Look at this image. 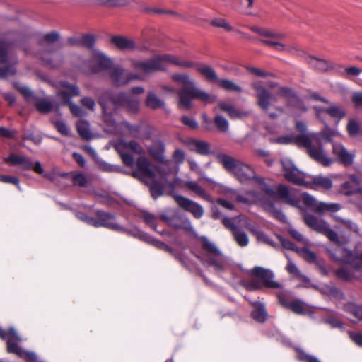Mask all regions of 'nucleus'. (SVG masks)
Masks as SVG:
<instances>
[{"label":"nucleus","instance_id":"obj_31","mask_svg":"<svg viewBox=\"0 0 362 362\" xmlns=\"http://www.w3.org/2000/svg\"><path fill=\"white\" fill-rule=\"evenodd\" d=\"M259 184H262L261 187H260L261 191L264 193V194L267 196V197L260 196V195L257 194L256 192H252V191H249L247 193L253 197H255L257 198V199L260 203H261V199H269V200L273 201V199H274V197H275V189L274 188H272V187L269 186L268 185L264 183L262 179V182H260Z\"/></svg>","mask_w":362,"mask_h":362},{"label":"nucleus","instance_id":"obj_5","mask_svg":"<svg viewBox=\"0 0 362 362\" xmlns=\"http://www.w3.org/2000/svg\"><path fill=\"white\" fill-rule=\"evenodd\" d=\"M167 62L185 68H189L193 66V63L191 62L182 61L175 56L169 54L156 55L145 61H132V66L137 71L149 74L165 70V63Z\"/></svg>","mask_w":362,"mask_h":362},{"label":"nucleus","instance_id":"obj_19","mask_svg":"<svg viewBox=\"0 0 362 362\" xmlns=\"http://www.w3.org/2000/svg\"><path fill=\"white\" fill-rule=\"evenodd\" d=\"M177 204L184 210L191 213L195 218H200L204 214L202 206L198 203L182 195L175 197Z\"/></svg>","mask_w":362,"mask_h":362},{"label":"nucleus","instance_id":"obj_56","mask_svg":"<svg viewBox=\"0 0 362 362\" xmlns=\"http://www.w3.org/2000/svg\"><path fill=\"white\" fill-rule=\"evenodd\" d=\"M255 235L258 241L275 247V243L271 240L262 231H257L255 233Z\"/></svg>","mask_w":362,"mask_h":362},{"label":"nucleus","instance_id":"obj_27","mask_svg":"<svg viewBox=\"0 0 362 362\" xmlns=\"http://www.w3.org/2000/svg\"><path fill=\"white\" fill-rule=\"evenodd\" d=\"M250 303L254 308L251 313L252 317L258 322H264L267 320V313L263 303L259 301H253Z\"/></svg>","mask_w":362,"mask_h":362},{"label":"nucleus","instance_id":"obj_14","mask_svg":"<svg viewBox=\"0 0 362 362\" xmlns=\"http://www.w3.org/2000/svg\"><path fill=\"white\" fill-rule=\"evenodd\" d=\"M255 91L257 105L264 112H267L272 101H276V98L272 92L267 90L261 81L253 82L251 85Z\"/></svg>","mask_w":362,"mask_h":362},{"label":"nucleus","instance_id":"obj_46","mask_svg":"<svg viewBox=\"0 0 362 362\" xmlns=\"http://www.w3.org/2000/svg\"><path fill=\"white\" fill-rule=\"evenodd\" d=\"M245 69L248 72H250V74L257 77L267 78L274 76V74H272V72L267 71L263 69L254 67L252 66H247Z\"/></svg>","mask_w":362,"mask_h":362},{"label":"nucleus","instance_id":"obj_55","mask_svg":"<svg viewBox=\"0 0 362 362\" xmlns=\"http://www.w3.org/2000/svg\"><path fill=\"white\" fill-rule=\"evenodd\" d=\"M81 46L87 48H92L95 42L93 35L86 34L80 37Z\"/></svg>","mask_w":362,"mask_h":362},{"label":"nucleus","instance_id":"obj_6","mask_svg":"<svg viewBox=\"0 0 362 362\" xmlns=\"http://www.w3.org/2000/svg\"><path fill=\"white\" fill-rule=\"evenodd\" d=\"M216 158L223 168L232 173L240 182H246L251 180H255L257 183L262 182V178L256 177L255 172L250 165L225 153L217 154Z\"/></svg>","mask_w":362,"mask_h":362},{"label":"nucleus","instance_id":"obj_13","mask_svg":"<svg viewBox=\"0 0 362 362\" xmlns=\"http://www.w3.org/2000/svg\"><path fill=\"white\" fill-rule=\"evenodd\" d=\"M160 218L169 226L173 228L174 229L183 230L185 232L191 233L194 237L198 238V235L194 229L189 218L184 217L178 214H175L170 216L162 215Z\"/></svg>","mask_w":362,"mask_h":362},{"label":"nucleus","instance_id":"obj_58","mask_svg":"<svg viewBox=\"0 0 362 362\" xmlns=\"http://www.w3.org/2000/svg\"><path fill=\"white\" fill-rule=\"evenodd\" d=\"M260 42L266 45L274 47L276 50L284 51L286 47L284 44L274 40H261Z\"/></svg>","mask_w":362,"mask_h":362},{"label":"nucleus","instance_id":"obj_20","mask_svg":"<svg viewBox=\"0 0 362 362\" xmlns=\"http://www.w3.org/2000/svg\"><path fill=\"white\" fill-rule=\"evenodd\" d=\"M112 62L110 58L102 52H95L90 62V69L93 73H98L103 70H110Z\"/></svg>","mask_w":362,"mask_h":362},{"label":"nucleus","instance_id":"obj_21","mask_svg":"<svg viewBox=\"0 0 362 362\" xmlns=\"http://www.w3.org/2000/svg\"><path fill=\"white\" fill-rule=\"evenodd\" d=\"M165 151V144L160 141L155 142L148 148L149 153L153 157V158L163 165V166H162L163 168L170 171L169 165L170 161L166 159L164 154Z\"/></svg>","mask_w":362,"mask_h":362},{"label":"nucleus","instance_id":"obj_34","mask_svg":"<svg viewBox=\"0 0 362 362\" xmlns=\"http://www.w3.org/2000/svg\"><path fill=\"white\" fill-rule=\"evenodd\" d=\"M146 105L152 110L162 108L165 105L163 100L160 99L153 92H148L146 99Z\"/></svg>","mask_w":362,"mask_h":362},{"label":"nucleus","instance_id":"obj_42","mask_svg":"<svg viewBox=\"0 0 362 362\" xmlns=\"http://www.w3.org/2000/svg\"><path fill=\"white\" fill-rule=\"evenodd\" d=\"M141 236L144 239H145L146 241L152 243L157 248H158L160 250H163L169 253L173 252V250L170 247H169L168 245H166L165 243L158 240H155V239L152 238L151 237L148 236L146 234H142Z\"/></svg>","mask_w":362,"mask_h":362},{"label":"nucleus","instance_id":"obj_18","mask_svg":"<svg viewBox=\"0 0 362 362\" xmlns=\"http://www.w3.org/2000/svg\"><path fill=\"white\" fill-rule=\"evenodd\" d=\"M251 274L259 278L263 282L265 287L273 289L281 288V284L273 280V272L267 269L260 267H254L251 271Z\"/></svg>","mask_w":362,"mask_h":362},{"label":"nucleus","instance_id":"obj_41","mask_svg":"<svg viewBox=\"0 0 362 362\" xmlns=\"http://www.w3.org/2000/svg\"><path fill=\"white\" fill-rule=\"evenodd\" d=\"M192 144L197 153L203 156L210 154V145L207 142L194 140Z\"/></svg>","mask_w":362,"mask_h":362},{"label":"nucleus","instance_id":"obj_40","mask_svg":"<svg viewBox=\"0 0 362 362\" xmlns=\"http://www.w3.org/2000/svg\"><path fill=\"white\" fill-rule=\"evenodd\" d=\"M284 176L288 181L293 182L296 185H304V180L301 177L300 171L297 168H295L294 170L289 171L288 173H286L284 174Z\"/></svg>","mask_w":362,"mask_h":362},{"label":"nucleus","instance_id":"obj_49","mask_svg":"<svg viewBox=\"0 0 362 362\" xmlns=\"http://www.w3.org/2000/svg\"><path fill=\"white\" fill-rule=\"evenodd\" d=\"M72 182L74 185L81 187H86L88 186V180L84 174L81 173L73 174Z\"/></svg>","mask_w":362,"mask_h":362},{"label":"nucleus","instance_id":"obj_44","mask_svg":"<svg viewBox=\"0 0 362 362\" xmlns=\"http://www.w3.org/2000/svg\"><path fill=\"white\" fill-rule=\"evenodd\" d=\"M217 83L222 88L226 90H234L238 93L242 91V88L232 81L228 79H218Z\"/></svg>","mask_w":362,"mask_h":362},{"label":"nucleus","instance_id":"obj_15","mask_svg":"<svg viewBox=\"0 0 362 362\" xmlns=\"http://www.w3.org/2000/svg\"><path fill=\"white\" fill-rule=\"evenodd\" d=\"M96 216L95 217L94 227L100 228L104 227L108 229L122 232L129 234V231L117 223H113L112 221L115 219V216L110 213L104 211H97Z\"/></svg>","mask_w":362,"mask_h":362},{"label":"nucleus","instance_id":"obj_30","mask_svg":"<svg viewBox=\"0 0 362 362\" xmlns=\"http://www.w3.org/2000/svg\"><path fill=\"white\" fill-rule=\"evenodd\" d=\"M184 187H185L189 190L192 191L197 196L202 197L206 201L211 202V199L209 194L206 192V190L199 184L194 181H186L183 183Z\"/></svg>","mask_w":362,"mask_h":362},{"label":"nucleus","instance_id":"obj_12","mask_svg":"<svg viewBox=\"0 0 362 362\" xmlns=\"http://www.w3.org/2000/svg\"><path fill=\"white\" fill-rule=\"evenodd\" d=\"M303 202L315 213L325 214L327 213H334L341 209V205L337 203H327L318 202L314 197L308 193L302 194Z\"/></svg>","mask_w":362,"mask_h":362},{"label":"nucleus","instance_id":"obj_39","mask_svg":"<svg viewBox=\"0 0 362 362\" xmlns=\"http://www.w3.org/2000/svg\"><path fill=\"white\" fill-rule=\"evenodd\" d=\"M344 309L346 313L362 321V306L353 303H348L344 305Z\"/></svg>","mask_w":362,"mask_h":362},{"label":"nucleus","instance_id":"obj_3","mask_svg":"<svg viewBox=\"0 0 362 362\" xmlns=\"http://www.w3.org/2000/svg\"><path fill=\"white\" fill-rule=\"evenodd\" d=\"M136 166V170L132 172L133 177L149 187L151 196L154 199L163 195L169 170H166L161 165L156 166L155 171L153 170L149 160L144 156L137 158Z\"/></svg>","mask_w":362,"mask_h":362},{"label":"nucleus","instance_id":"obj_57","mask_svg":"<svg viewBox=\"0 0 362 362\" xmlns=\"http://www.w3.org/2000/svg\"><path fill=\"white\" fill-rule=\"evenodd\" d=\"M101 4L108 7L123 6L128 4L127 0H101Z\"/></svg>","mask_w":362,"mask_h":362},{"label":"nucleus","instance_id":"obj_47","mask_svg":"<svg viewBox=\"0 0 362 362\" xmlns=\"http://www.w3.org/2000/svg\"><path fill=\"white\" fill-rule=\"evenodd\" d=\"M286 105L287 107L296 108L303 112L307 111V107H305L303 101L300 99H299L296 95L291 98L289 100H286Z\"/></svg>","mask_w":362,"mask_h":362},{"label":"nucleus","instance_id":"obj_28","mask_svg":"<svg viewBox=\"0 0 362 362\" xmlns=\"http://www.w3.org/2000/svg\"><path fill=\"white\" fill-rule=\"evenodd\" d=\"M310 185V188L313 189H322L329 190L332 187V181L327 177L318 175L313 177Z\"/></svg>","mask_w":362,"mask_h":362},{"label":"nucleus","instance_id":"obj_64","mask_svg":"<svg viewBox=\"0 0 362 362\" xmlns=\"http://www.w3.org/2000/svg\"><path fill=\"white\" fill-rule=\"evenodd\" d=\"M351 101L356 107H362V92H354L351 96Z\"/></svg>","mask_w":362,"mask_h":362},{"label":"nucleus","instance_id":"obj_4","mask_svg":"<svg viewBox=\"0 0 362 362\" xmlns=\"http://www.w3.org/2000/svg\"><path fill=\"white\" fill-rule=\"evenodd\" d=\"M98 103L102 107L104 119L110 124L113 123L112 114L119 107L135 113L139 110V102L137 98L125 93H113L106 91L100 97Z\"/></svg>","mask_w":362,"mask_h":362},{"label":"nucleus","instance_id":"obj_37","mask_svg":"<svg viewBox=\"0 0 362 362\" xmlns=\"http://www.w3.org/2000/svg\"><path fill=\"white\" fill-rule=\"evenodd\" d=\"M89 123L81 119L76 124L77 132L78 134L84 139L89 140L91 138V133L89 128Z\"/></svg>","mask_w":362,"mask_h":362},{"label":"nucleus","instance_id":"obj_23","mask_svg":"<svg viewBox=\"0 0 362 362\" xmlns=\"http://www.w3.org/2000/svg\"><path fill=\"white\" fill-rule=\"evenodd\" d=\"M4 161L11 165L20 166L24 170H30L33 167V161L30 158L16 153L10 154Z\"/></svg>","mask_w":362,"mask_h":362},{"label":"nucleus","instance_id":"obj_36","mask_svg":"<svg viewBox=\"0 0 362 362\" xmlns=\"http://www.w3.org/2000/svg\"><path fill=\"white\" fill-rule=\"evenodd\" d=\"M340 192L344 195L350 196L355 194H362V187H358L353 183L346 181L341 184Z\"/></svg>","mask_w":362,"mask_h":362},{"label":"nucleus","instance_id":"obj_1","mask_svg":"<svg viewBox=\"0 0 362 362\" xmlns=\"http://www.w3.org/2000/svg\"><path fill=\"white\" fill-rule=\"evenodd\" d=\"M336 132L326 125L325 128L319 132L298 136L286 135L279 137L277 142L281 144L293 143L298 146L305 148L308 154L313 160L326 167L332 164V160L325 153L322 144L331 142Z\"/></svg>","mask_w":362,"mask_h":362},{"label":"nucleus","instance_id":"obj_11","mask_svg":"<svg viewBox=\"0 0 362 362\" xmlns=\"http://www.w3.org/2000/svg\"><path fill=\"white\" fill-rule=\"evenodd\" d=\"M115 150L119 153L123 163L127 167L132 166L134 163L132 155L128 153L129 150L136 154H141L144 152L141 146L135 141H122L115 146Z\"/></svg>","mask_w":362,"mask_h":362},{"label":"nucleus","instance_id":"obj_59","mask_svg":"<svg viewBox=\"0 0 362 362\" xmlns=\"http://www.w3.org/2000/svg\"><path fill=\"white\" fill-rule=\"evenodd\" d=\"M347 131L351 136L356 135L359 132L358 123L354 119L349 120L347 124Z\"/></svg>","mask_w":362,"mask_h":362},{"label":"nucleus","instance_id":"obj_25","mask_svg":"<svg viewBox=\"0 0 362 362\" xmlns=\"http://www.w3.org/2000/svg\"><path fill=\"white\" fill-rule=\"evenodd\" d=\"M306 62L313 69L320 71H327L333 68V65L325 59L308 56Z\"/></svg>","mask_w":362,"mask_h":362},{"label":"nucleus","instance_id":"obj_33","mask_svg":"<svg viewBox=\"0 0 362 362\" xmlns=\"http://www.w3.org/2000/svg\"><path fill=\"white\" fill-rule=\"evenodd\" d=\"M261 204L267 209L269 212H270L276 219L279 220L281 222L286 221V216L283 214V212L275 208L274 202L269 199H261Z\"/></svg>","mask_w":362,"mask_h":362},{"label":"nucleus","instance_id":"obj_24","mask_svg":"<svg viewBox=\"0 0 362 362\" xmlns=\"http://www.w3.org/2000/svg\"><path fill=\"white\" fill-rule=\"evenodd\" d=\"M281 305L287 309L291 310L293 313L298 315H304L308 311V305L301 300L296 299L293 300H288L285 298H280Z\"/></svg>","mask_w":362,"mask_h":362},{"label":"nucleus","instance_id":"obj_62","mask_svg":"<svg viewBox=\"0 0 362 362\" xmlns=\"http://www.w3.org/2000/svg\"><path fill=\"white\" fill-rule=\"evenodd\" d=\"M76 216L78 219L85 222L86 223L94 227L95 217L88 216L83 212H77Z\"/></svg>","mask_w":362,"mask_h":362},{"label":"nucleus","instance_id":"obj_17","mask_svg":"<svg viewBox=\"0 0 362 362\" xmlns=\"http://www.w3.org/2000/svg\"><path fill=\"white\" fill-rule=\"evenodd\" d=\"M110 77L114 85L117 86L127 84L132 80L139 79L138 74H128L125 70L119 66H113L110 70Z\"/></svg>","mask_w":362,"mask_h":362},{"label":"nucleus","instance_id":"obj_38","mask_svg":"<svg viewBox=\"0 0 362 362\" xmlns=\"http://www.w3.org/2000/svg\"><path fill=\"white\" fill-rule=\"evenodd\" d=\"M36 110L42 114H47L52 111L53 105L52 102L45 98H39L35 103Z\"/></svg>","mask_w":362,"mask_h":362},{"label":"nucleus","instance_id":"obj_53","mask_svg":"<svg viewBox=\"0 0 362 362\" xmlns=\"http://www.w3.org/2000/svg\"><path fill=\"white\" fill-rule=\"evenodd\" d=\"M142 218L144 221L148 224L149 226L153 228L154 230H157V224H156V219L157 217L148 212H144L142 215Z\"/></svg>","mask_w":362,"mask_h":362},{"label":"nucleus","instance_id":"obj_60","mask_svg":"<svg viewBox=\"0 0 362 362\" xmlns=\"http://www.w3.org/2000/svg\"><path fill=\"white\" fill-rule=\"evenodd\" d=\"M0 182L4 183H10L16 185L19 189V179L16 176L11 175H0Z\"/></svg>","mask_w":362,"mask_h":362},{"label":"nucleus","instance_id":"obj_7","mask_svg":"<svg viewBox=\"0 0 362 362\" xmlns=\"http://www.w3.org/2000/svg\"><path fill=\"white\" fill-rule=\"evenodd\" d=\"M202 248L204 257L201 259L203 264L213 267L217 271H222L226 265V259L216 245L206 237H202Z\"/></svg>","mask_w":362,"mask_h":362},{"label":"nucleus","instance_id":"obj_43","mask_svg":"<svg viewBox=\"0 0 362 362\" xmlns=\"http://www.w3.org/2000/svg\"><path fill=\"white\" fill-rule=\"evenodd\" d=\"M233 235L234 239L240 246L245 247L249 243L248 236L243 230L238 228L233 233Z\"/></svg>","mask_w":362,"mask_h":362},{"label":"nucleus","instance_id":"obj_61","mask_svg":"<svg viewBox=\"0 0 362 362\" xmlns=\"http://www.w3.org/2000/svg\"><path fill=\"white\" fill-rule=\"evenodd\" d=\"M181 121L185 125L187 126L192 129H197L198 128V123L192 117H189L188 116H182L181 117Z\"/></svg>","mask_w":362,"mask_h":362},{"label":"nucleus","instance_id":"obj_35","mask_svg":"<svg viewBox=\"0 0 362 362\" xmlns=\"http://www.w3.org/2000/svg\"><path fill=\"white\" fill-rule=\"evenodd\" d=\"M197 70L211 82H217L219 79L216 71L209 66L198 65Z\"/></svg>","mask_w":362,"mask_h":362},{"label":"nucleus","instance_id":"obj_45","mask_svg":"<svg viewBox=\"0 0 362 362\" xmlns=\"http://www.w3.org/2000/svg\"><path fill=\"white\" fill-rule=\"evenodd\" d=\"M286 271L291 275H293L298 278H299L300 279H301L303 281H305V282H308L309 281V279L304 276L303 274H302L300 273V272L298 270V269L297 268V267L296 266V264L289 261L287 266H286Z\"/></svg>","mask_w":362,"mask_h":362},{"label":"nucleus","instance_id":"obj_8","mask_svg":"<svg viewBox=\"0 0 362 362\" xmlns=\"http://www.w3.org/2000/svg\"><path fill=\"white\" fill-rule=\"evenodd\" d=\"M61 89L57 92V97L62 105H69L71 112L76 117L85 115V111L78 105L71 103V98L80 95V90L78 86L70 84L67 81L60 82Z\"/></svg>","mask_w":362,"mask_h":362},{"label":"nucleus","instance_id":"obj_52","mask_svg":"<svg viewBox=\"0 0 362 362\" xmlns=\"http://www.w3.org/2000/svg\"><path fill=\"white\" fill-rule=\"evenodd\" d=\"M211 25L214 27L223 28L227 31H231L233 29L232 26L224 18L213 19L211 21Z\"/></svg>","mask_w":362,"mask_h":362},{"label":"nucleus","instance_id":"obj_26","mask_svg":"<svg viewBox=\"0 0 362 362\" xmlns=\"http://www.w3.org/2000/svg\"><path fill=\"white\" fill-rule=\"evenodd\" d=\"M111 42L121 50H134L136 49L134 40L122 36H113Z\"/></svg>","mask_w":362,"mask_h":362},{"label":"nucleus","instance_id":"obj_9","mask_svg":"<svg viewBox=\"0 0 362 362\" xmlns=\"http://www.w3.org/2000/svg\"><path fill=\"white\" fill-rule=\"evenodd\" d=\"M15 44L13 41H0V63L8 64L5 67L0 66V78L13 76L16 70L13 65L18 62L16 56L12 54V49Z\"/></svg>","mask_w":362,"mask_h":362},{"label":"nucleus","instance_id":"obj_29","mask_svg":"<svg viewBox=\"0 0 362 362\" xmlns=\"http://www.w3.org/2000/svg\"><path fill=\"white\" fill-rule=\"evenodd\" d=\"M274 199L284 200L287 204L294 206L296 204V199L291 195L288 188L283 185H279L275 190Z\"/></svg>","mask_w":362,"mask_h":362},{"label":"nucleus","instance_id":"obj_2","mask_svg":"<svg viewBox=\"0 0 362 362\" xmlns=\"http://www.w3.org/2000/svg\"><path fill=\"white\" fill-rule=\"evenodd\" d=\"M172 79L180 86V89L176 90L168 86L163 87V89L170 93L177 92L179 97L178 106L182 110L191 109L194 99L205 104L213 103L216 99V95L209 94L197 87L194 80L187 74H175L172 76Z\"/></svg>","mask_w":362,"mask_h":362},{"label":"nucleus","instance_id":"obj_10","mask_svg":"<svg viewBox=\"0 0 362 362\" xmlns=\"http://www.w3.org/2000/svg\"><path fill=\"white\" fill-rule=\"evenodd\" d=\"M303 221L309 228L325 235L332 243L338 245L341 244L337 233L330 228L329 223L325 221L309 214H304Z\"/></svg>","mask_w":362,"mask_h":362},{"label":"nucleus","instance_id":"obj_22","mask_svg":"<svg viewBox=\"0 0 362 362\" xmlns=\"http://www.w3.org/2000/svg\"><path fill=\"white\" fill-rule=\"evenodd\" d=\"M332 153L344 166H350L353 164L354 155L349 153L342 144L334 143L332 146Z\"/></svg>","mask_w":362,"mask_h":362},{"label":"nucleus","instance_id":"obj_51","mask_svg":"<svg viewBox=\"0 0 362 362\" xmlns=\"http://www.w3.org/2000/svg\"><path fill=\"white\" fill-rule=\"evenodd\" d=\"M298 252L305 260L310 263L314 262L316 259L315 254L307 247H303L300 250H298Z\"/></svg>","mask_w":362,"mask_h":362},{"label":"nucleus","instance_id":"obj_32","mask_svg":"<svg viewBox=\"0 0 362 362\" xmlns=\"http://www.w3.org/2000/svg\"><path fill=\"white\" fill-rule=\"evenodd\" d=\"M323 110L331 117L338 120L341 119L346 116V110L344 107L339 104H331L329 107H325Z\"/></svg>","mask_w":362,"mask_h":362},{"label":"nucleus","instance_id":"obj_16","mask_svg":"<svg viewBox=\"0 0 362 362\" xmlns=\"http://www.w3.org/2000/svg\"><path fill=\"white\" fill-rule=\"evenodd\" d=\"M3 332L5 333L4 337H0V338L6 341L7 351L10 354H14L20 358H23L25 351L16 343V341H21V338L14 328L11 327L8 330L3 329Z\"/></svg>","mask_w":362,"mask_h":362},{"label":"nucleus","instance_id":"obj_63","mask_svg":"<svg viewBox=\"0 0 362 362\" xmlns=\"http://www.w3.org/2000/svg\"><path fill=\"white\" fill-rule=\"evenodd\" d=\"M57 130L62 135L67 136L69 134V129L67 125L62 121H56L54 123Z\"/></svg>","mask_w":362,"mask_h":362},{"label":"nucleus","instance_id":"obj_48","mask_svg":"<svg viewBox=\"0 0 362 362\" xmlns=\"http://www.w3.org/2000/svg\"><path fill=\"white\" fill-rule=\"evenodd\" d=\"M214 122L218 129L221 132H227L229 128V123L227 119L221 115H216Z\"/></svg>","mask_w":362,"mask_h":362},{"label":"nucleus","instance_id":"obj_54","mask_svg":"<svg viewBox=\"0 0 362 362\" xmlns=\"http://www.w3.org/2000/svg\"><path fill=\"white\" fill-rule=\"evenodd\" d=\"M276 93L279 96L286 98V100H289L291 98L296 95L295 93L291 88L286 86L280 87L278 89Z\"/></svg>","mask_w":362,"mask_h":362},{"label":"nucleus","instance_id":"obj_50","mask_svg":"<svg viewBox=\"0 0 362 362\" xmlns=\"http://www.w3.org/2000/svg\"><path fill=\"white\" fill-rule=\"evenodd\" d=\"M60 37V35L57 31H52L50 33H46L42 40L40 41V45H43L44 42L47 44H52L57 42Z\"/></svg>","mask_w":362,"mask_h":362}]
</instances>
